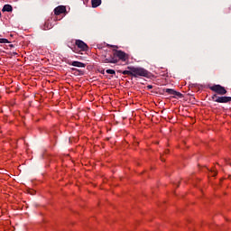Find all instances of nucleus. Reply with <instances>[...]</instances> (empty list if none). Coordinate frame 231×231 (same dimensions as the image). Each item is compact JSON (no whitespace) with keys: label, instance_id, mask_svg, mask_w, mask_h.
<instances>
[{"label":"nucleus","instance_id":"1","mask_svg":"<svg viewBox=\"0 0 231 231\" xmlns=\"http://www.w3.org/2000/svg\"><path fill=\"white\" fill-rule=\"evenodd\" d=\"M128 70H118L119 73L123 75H130L135 79L138 77H149V71L143 68L127 67Z\"/></svg>","mask_w":231,"mask_h":231},{"label":"nucleus","instance_id":"2","mask_svg":"<svg viewBox=\"0 0 231 231\" xmlns=\"http://www.w3.org/2000/svg\"><path fill=\"white\" fill-rule=\"evenodd\" d=\"M211 100H213V102H217V104H228V102H231V97H219L217 94H214L211 97Z\"/></svg>","mask_w":231,"mask_h":231},{"label":"nucleus","instance_id":"3","mask_svg":"<svg viewBox=\"0 0 231 231\" xmlns=\"http://www.w3.org/2000/svg\"><path fill=\"white\" fill-rule=\"evenodd\" d=\"M209 89L217 93V95H226V88H225V87L221 85H214L212 87H209Z\"/></svg>","mask_w":231,"mask_h":231},{"label":"nucleus","instance_id":"4","mask_svg":"<svg viewBox=\"0 0 231 231\" xmlns=\"http://www.w3.org/2000/svg\"><path fill=\"white\" fill-rule=\"evenodd\" d=\"M163 93H168V95H172L173 98H183V94L172 88H164Z\"/></svg>","mask_w":231,"mask_h":231},{"label":"nucleus","instance_id":"5","mask_svg":"<svg viewBox=\"0 0 231 231\" xmlns=\"http://www.w3.org/2000/svg\"><path fill=\"white\" fill-rule=\"evenodd\" d=\"M102 62L104 64H116L118 62V59L115 57V54H113L108 58L107 56H105V58L102 60Z\"/></svg>","mask_w":231,"mask_h":231},{"label":"nucleus","instance_id":"6","mask_svg":"<svg viewBox=\"0 0 231 231\" xmlns=\"http://www.w3.org/2000/svg\"><path fill=\"white\" fill-rule=\"evenodd\" d=\"M75 44L78 46V48H79V50H81V51H88V50H89L88 44L82 42V40H76Z\"/></svg>","mask_w":231,"mask_h":231},{"label":"nucleus","instance_id":"7","mask_svg":"<svg viewBox=\"0 0 231 231\" xmlns=\"http://www.w3.org/2000/svg\"><path fill=\"white\" fill-rule=\"evenodd\" d=\"M114 57L116 59V57L120 60H123L124 62H125L126 59H127V54L122 51H116L114 52Z\"/></svg>","mask_w":231,"mask_h":231},{"label":"nucleus","instance_id":"8","mask_svg":"<svg viewBox=\"0 0 231 231\" xmlns=\"http://www.w3.org/2000/svg\"><path fill=\"white\" fill-rule=\"evenodd\" d=\"M69 66H74L75 68H86V63L80 61H69Z\"/></svg>","mask_w":231,"mask_h":231},{"label":"nucleus","instance_id":"9","mask_svg":"<svg viewBox=\"0 0 231 231\" xmlns=\"http://www.w3.org/2000/svg\"><path fill=\"white\" fill-rule=\"evenodd\" d=\"M66 12V6L60 5L54 9L55 15H60V14H64Z\"/></svg>","mask_w":231,"mask_h":231},{"label":"nucleus","instance_id":"10","mask_svg":"<svg viewBox=\"0 0 231 231\" xmlns=\"http://www.w3.org/2000/svg\"><path fill=\"white\" fill-rule=\"evenodd\" d=\"M92 8H98L102 5V0H91Z\"/></svg>","mask_w":231,"mask_h":231},{"label":"nucleus","instance_id":"11","mask_svg":"<svg viewBox=\"0 0 231 231\" xmlns=\"http://www.w3.org/2000/svg\"><path fill=\"white\" fill-rule=\"evenodd\" d=\"M13 10H14V7H12V5H5L2 9V12H13Z\"/></svg>","mask_w":231,"mask_h":231},{"label":"nucleus","instance_id":"12","mask_svg":"<svg viewBox=\"0 0 231 231\" xmlns=\"http://www.w3.org/2000/svg\"><path fill=\"white\" fill-rule=\"evenodd\" d=\"M0 44H10V41L5 38H0Z\"/></svg>","mask_w":231,"mask_h":231},{"label":"nucleus","instance_id":"13","mask_svg":"<svg viewBox=\"0 0 231 231\" xmlns=\"http://www.w3.org/2000/svg\"><path fill=\"white\" fill-rule=\"evenodd\" d=\"M106 72L108 74V75H116V72L115 71V69H106Z\"/></svg>","mask_w":231,"mask_h":231},{"label":"nucleus","instance_id":"14","mask_svg":"<svg viewBox=\"0 0 231 231\" xmlns=\"http://www.w3.org/2000/svg\"><path fill=\"white\" fill-rule=\"evenodd\" d=\"M51 28V25H50L49 23H45L44 30H50Z\"/></svg>","mask_w":231,"mask_h":231},{"label":"nucleus","instance_id":"15","mask_svg":"<svg viewBox=\"0 0 231 231\" xmlns=\"http://www.w3.org/2000/svg\"><path fill=\"white\" fill-rule=\"evenodd\" d=\"M146 88L147 89H152V85H148Z\"/></svg>","mask_w":231,"mask_h":231},{"label":"nucleus","instance_id":"16","mask_svg":"<svg viewBox=\"0 0 231 231\" xmlns=\"http://www.w3.org/2000/svg\"><path fill=\"white\" fill-rule=\"evenodd\" d=\"M213 176H217V171H213Z\"/></svg>","mask_w":231,"mask_h":231},{"label":"nucleus","instance_id":"17","mask_svg":"<svg viewBox=\"0 0 231 231\" xmlns=\"http://www.w3.org/2000/svg\"><path fill=\"white\" fill-rule=\"evenodd\" d=\"M9 48H14V44H9Z\"/></svg>","mask_w":231,"mask_h":231},{"label":"nucleus","instance_id":"18","mask_svg":"<svg viewBox=\"0 0 231 231\" xmlns=\"http://www.w3.org/2000/svg\"><path fill=\"white\" fill-rule=\"evenodd\" d=\"M12 55L15 56L17 55V52H12Z\"/></svg>","mask_w":231,"mask_h":231},{"label":"nucleus","instance_id":"19","mask_svg":"<svg viewBox=\"0 0 231 231\" xmlns=\"http://www.w3.org/2000/svg\"><path fill=\"white\" fill-rule=\"evenodd\" d=\"M162 162H165V159L163 157H161Z\"/></svg>","mask_w":231,"mask_h":231}]
</instances>
